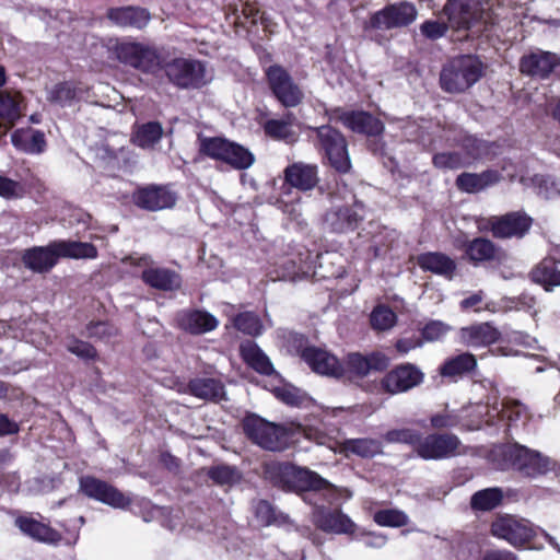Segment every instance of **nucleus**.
I'll use <instances>...</instances> for the list:
<instances>
[{"label":"nucleus","instance_id":"f257e3e1","mask_svg":"<svg viewBox=\"0 0 560 560\" xmlns=\"http://www.w3.org/2000/svg\"><path fill=\"white\" fill-rule=\"evenodd\" d=\"M60 257L73 259H93L97 257V248L85 242L55 241L47 246H35L24 252L23 262L34 272H47Z\"/></svg>","mask_w":560,"mask_h":560},{"label":"nucleus","instance_id":"f03ea898","mask_svg":"<svg viewBox=\"0 0 560 560\" xmlns=\"http://www.w3.org/2000/svg\"><path fill=\"white\" fill-rule=\"evenodd\" d=\"M482 73V65L477 57L466 55L450 60L440 75L441 86L448 93H460L474 85Z\"/></svg>","mask_w":560,"mask_h":560},{"label":"nucleus","instance_id":"7ed1b4c3","mask_svg":"<svg viewBox=\"0 0 560 560\" xmlns=\"http://www.w3.org/2000/svg\"><path fill=\"white\" fill-rule=\"evenodd\" d=\"M511 467L521 475L529 478L546 475L550 471L560 474V464L542 453L524 445L515 444L505 452Z\"/></svg>","mask_w":560,"mask_h":560},{"label":"nucleus","instance_id":"20e7f679","mask_svg":"<svg viewBox=\"0 0 560 560\" xmlns=\"http://www.w3.org/2000/svg\"><path fill=\"white\" fill-rule=\"evenodd\" d=\"M243 429L248 439L267 451H282L289 444L290 433L285 427L258 416H247L243 421Z\"/></svg>","mask_w":560,"mask_h":560},{"label":"nucleus","instance_id":"39448f33","mask_svg":"<svg viewBox=\"0 0 560 560\" xmlns=\"http://www.w3.org/2000/svg\"><path fill=\"white\" fill-rule=\"evenodd\" d=\"M451 28L469 30L478 22L488 23L490 5L487 0H447L443 8Z\"/></svg>","mask_w":560,"mask_h":560},{"label":"nucleus","instance_id":"423d86ee","mask_svg":"<svg viewBox=\"0 0 560 560\" xmlns=\"http://www.w3.org/2000/svg\"><path fill=\"white\" fill-rule=\"evenodd\" d=\"M132 266L142 267L141 279L145 284L161 291H176L182 287V277L175 270L152 267L153 259L150 255L132 254L124 259Z\"/></svg>","mask_w":560,"mask_h":560},{"label":"nucleus","instance_id":"0eeeda50","mask_svg":"<svg viewBox=\"0 0 560 560\" xmlns=\"http://www.w3.org/2000/svg\"><path fill=\"white\" fill-rule=\"evenodd\" d=\"M117 59L143 72H153L160 66V55L153 46L137 43L121 42L115 46Z\"/></svg>","mask_w":560,"mask_h":560},{"label":"nucleus","instance_id":"6e6552de","mask_svg":"<svg viewBox=\"0 0 560 560\" xmlns=\"http://www.w3.org/2000/svg\"><path fill=\"white\" fill-rule=\"evenodd\" d=\"M460 441L455 434L432 433L422 438L416 445V454L425 460H441L460 453Z\"/></svg>","mask_w":560,"mask_h":560},{"label":"nucleus","instance_id":"1a4fd4ad","mask_svg":"<svg viewBox=\"0 0 560 560\" xmlns=\"http://www.w3.org/2000/svg\"><path fill=\"white\" fill-rule=\"evenodd\" d=\"M165 73L172 83L184 89H198L209 81L205 65L198 60L175 59L166 65Z\"/></svg>","mask_w":560,"mask_h":560},{"label":"nucleus","instance_id":"9d476101","mask_svg":"<svg viewBox=\"0 0 560 560\" xmlns=\"http://www.w3.org/2000/svg\"><path fill=\"white\" fill-rule=\"evenodd\" d=\"M416 7L410 2H399L375 12L365 24V30H392L405 27L417 19Z\"/></svg>","mask_w":560,"mask_h":560},{"label":"nucleus","instance_id":"9b49d317","mask_svg":"<svg viewBox=\"0 0 560 560\" xmlns=\"http://www.w3.org/2000/svg\"><path fill=\"white\" fill-rule=\"evenodd\" d=\"M317 138L325 150L329 165L339 173H347L351 168L345 137L330 126L317 127Z\"/></svg>","mask_w":560,"mask_h":560},{"label":"nucleus","instance_id":"f8f14e48","mask_svg":"<svg viewBox=\"0 0 560 560\" xmlns=\"http://www.w3.org/2000/svg\"><path fill=\"white\" fill-rule=\"evenodd\" d=\"M266 77L270 90L283 106L294 107L301 103L303 92L284 68L278 65L270 66L266 70Z\"/></svg>","mask_w":560,"mask_h":560},{"label":"nucleus","instance_id":"ddd939ff","mask_svg":"<svg viewBox=\"0 0 560 560\" xmlns=\"http://www.w3.org/2000/svg\"><path fill=\"white\" fill-rule=\"evenodd\" d=\"M80 490L89 498L114 509H126L131 500L117 488L92 476L80 478Z\"/></svg>","mask_w":560,"mask_h":560},{"label":"nucleus","instance_id":"4468645a","mask_svg":"<svg viewBox=\"0 0 560 560\" xmlns=\"http://www.w3.org/2000/svg\"><path fill=\"white\" fill-rule=\"evenodd\" d=\"M80 490L89 498L114 509H126L131 500L117 488L92 476L80 478Z\"/></svg>","mask_w":560,"mask_h":560},{"label":"nucleus","instance_id":"2eb2a0df","mask_svg":"<svg viewBox=\"0 0 560 560\" xmlns=\"http://www.w3.org/2000/svg\"><path fill=\"white\" fill-rule=\"evenodd\" d=\"M533 220L521 211L510 212L501 217H492L488 221L492 235L497 238H522L532 226Z\"/></svg>","mask_w":560,"mask_h":560},{"label":"nucleus","instance_id":"dca6fc26","mask_svg":"<svg viewBox=\"0 0 560 560\" xmlns=\"http://www.w3.org/2000/svg\"><path fill=\"white\" fill-rule=\"evenodd\" d=\"M491 533L513 547L525 545L534 536V530L527 521L517 520L511 515L498 517L491 525Z\"/></svg>","mask_w":560,"mask_h":560},{"label":"nucleus","instance_id":"f3484780","mask_svg":"<svg viewBox=\"0 0 560 560\" xmlns=\"http://www.w3.org/2000/svg\"><path fill=\"white\" fill-rule=\"evenodd\" d=\"M423 374L412 364H401L388 372L381 381V387L390 395L407 392L422 382Z\"/></svg>","mask_w":560,"mask_h":560},{"label":"nucleus","instance_id":"a211bd4d","mask_svg":"<svg viewBox=\"0 0 560 560\" xmlns=\"http://www.w3.org/2000/svg\"><path fill=\"white\" fill-rule=\"evenodd\" d=\"M335 118L351 131L365 135L368 137L380 136L385 129L383 121L364 110H338Z\"/></svg>","mask_w":560,"mask_h":560},{"label":"nucleus","instance_id":"6ab92c4d","mask_svg":"<svg viewBox=\"0 0 560 560\" xmlns=\"http://www.w3.org/2000/svg\"><path fill=\"white\" fill-rule=\"evenodd\" d=\"M280 474L288 490L299 493L305 502L313 504L315 479L310 470L288 465L280 469Z\"/></svg>","mask_w":560,"mask_h":560},{"label":"nucleus","instance_id":"aec40b11","mask_svg":"<svg viewBox=\"0 0 560 560\" xmlns=\"http://www.w3.org/2000/svg\"><path fill=\"white\" fill-rule=\"evenodd\" d=\"M559 60L553 52L536 49L521 58L520 69L524 74L545 79L553 71Z\"/></svg>","mask_w":560,"mask_h":560},{"label":"nucleus","instance_id":"412c9836","mask_svg":"<svg viewBox=\"0 0 560 560\" xmlns=\"http://www.w3.org/2000/svg\"><path fill=\"white\" fill-rule=\"evenodd\" d=\"M487 423L493 424V418L499 417L506 422L509 428L525 425L532 418L527 407L518 400L508 399L500 405H494L488 411Z\"/></svg>","mask_w":560,"mask_h":560},{"label":"nucleus","instance_id":"4be33fe9","mask_svg":"<svg viewBox=\"0 0 560 560\" xmlns=\"http://www.w3.org/2000/svg\"><path fill=\"white\" fill-rule=\"evenodd\" d=\"M500 331L490 323H478L462 327L458 331L459 342L472 348L487 347L497 342Z\"/></svg>","mask_w":560,"mask_h":560},{"label":"nucleus","instance_id":"5701e85b","mask_svg":"<svg viewBox=\"0 0 560 560\" xmlns=\"http://www.w3.org/2000/svg\"><path fill=\"white\" fill-rule=\"evenodd\" d=\"M363 219V205L354 202L352 207L338 208L329 211L324 220L335 232H347L354 230Z\"/></svg>","mask_w":560,"mask_h":560},{"label":"nucleus","instance_id":"b1692460","mask_svg":"<svg viewBox=\"0 0 560 560\" xmlns=\"http://www.w3.org/2000/svg\"><path fill=\"white\" fill-rule=\"evenodd\" d=\"M388 365L389 359L382 352H372L369 355L354 352L347 359V371L358 377H364L372 371H383Z\"/></svg>","mask_w":560,"mask_h":560},{"label":"nucleus","instance_id":"393cba45","mask_svg":"<svg viewBox=\"0 0 560 560\" xmlns=\"http://www.w3.org/2000/svg\"><path fill=\"white\" fill-rule=\"evenodd\" d=\"M176 198L173 192L164 187L151 186L138 191L136 203L150 211H159L171 208L175 205Z\"/></svg>","mask_w":560,"mask_h":560},{"label":"nucleus","instance_id":"a878e982","mask_svg":"<svg viewBox=\"0 0 560 560\" xmlns=\"http://www.w3.org/2000/svg\"><path fill=\"white\" fill-rule=\"evenodd\" d=\"M107 18L120 27H145L151 19L150 13L138 7L113 8L107 11Z\"/></svg>","mask_w":560,"mask_h":560},{"label":"nucleus","instance_id":"bb28decb","mask_svg":"<svg viewBox=\"0 0 560 560\" xmlns=\"http://www.w3.org/2000/svg\"><path fill=\"white\" fill-rule=\"evenodd\" d=\"M22 95L16 91H0V125L13 127L23 115Z\"/></svg>","mask_w":560,"mask_h":560},{"label":"nucleus","instance_id":"cd10ccee","mask_svg":"<svg viewBox=\"0 0 560 560\" xmlns=\"http://www.w3.org/2000/svg\"><path fill=\"white\" fill-rule=\"evenodd\" d=\"M185 392L199 399L215 402L224 399L225 397V389L222 382L210 377H198L191 380Z\"/></svg>","mask_w":560,"mask_h":560},{"label":"nucleus","instance_id":"c85d7f7f","mask_svg":"<svg viewBox=\"0 0 560 560\" xmlns=\"http://www.w3.org/2000/svg\"><path fill=\"white\" fill-rule=\"evenodd\" d=\"M501 179L502 175L498 171L487 170L480 174L462 173L456 178V185L462 191L474 194L499 183Z\"/></svg>","mask_w":560,"mask_h":560},{"label":"nucleus","instance_id":"c756f323","mask_svg":"<svg viewBox=\"0 0 560 560\" xmlns=\"http://www.w3.org/2000/svg\"><path fill=\"white\" fill-rule=\"evenodd\" d=\"M15 524L25 535L38 541L57 545L61 540V535L57 530L34 518L18 517Z\"/></svg>","mask_w":560,"mask_h":560},{"label":"nucleus","instance_id":"7c9ffc66","mask_svg":"<svg viewBox=\"0 0 560 560\" xmlns=\"http://www.w3.org/2000/svg\"><path fill=\"white\" fill-rule=\"evenodd\" d=\"M419 267L425 271L452 279L456 269L455 261L442 253H425L417 258Z\"/></svg>","mask_w":560,"mask_h":560},{"label":"nucleus","instance_id":"2f4dec72","mask_svg":"<svg viewBox=\"0 0 560 560\" xmlns=\"http://www.w3.org/2000/svg\"><path fill=\"white\" fill-rule=\"evenodd\" d=\"M284 180L300 190H311L315 186V167L302 162L293 163L284 170Z\"/></svg>","mask_w":560,"mask_h":560},{"label":"nucleus","instance_id":"473e14b6","mask_svg":"<svg viewBox=\"0 0 560 560\" xmlns=\"http://www.w3.org/2000/svg\"><path fill=\"white\" fill-rule=\"evenodd\" d=\"M179 324L185 330L200 335L217 328L218 320L213 315L207 312L190 311L180 315Z\"/></svg>","mask_w":560,"mask_h":560},{"label":"nucleus","instance_id":"72a5a7b5","mask_svg":"<svg viewBox=\"0 0 560 560\" xmlns=\"http://www.w3.org/2000/svg\"><path fill=\"white\" fill-rule=\"evenodd\" d=\"M243 360L256 372L264 375L275 373L272 363L266 353L253 341H246L240 348Z\"/></svg>","mask_w":560,"mask_h":560},{"label":"nucleus","instance_id":"f704fd0d","mask_svg":"<svg viewBox=\"0 0 560 560\" xmlns=\"http://www.w3.org/2000/svg\"><path fill=\"white\" fill-rule=\"evenodd\" d=\"M476 368V357L469 352H463L445 360L439 371L444 377L456 378L474 371Z\"/></svg>","mask_w":560,"mask_h":560},{"label":"nucleus","instance_id":"c9c22d12","mask_svg":"<svg viewBox=\"0 0 560 560\" xmlns=\"http://www.w3.org/2000/svg\"><path fill=\"white\" fill-rule=\"evenodd\" d=\"M13 145L26 153H42L46 147L45 136L39 130L18 129L11 135Z\"/></svg>","mask_w":560,"mask_h":560},{"label":"nucleus","instance_id":"e433bc0d","mask_svg":"<svg viewBox=\"0 0 560 560\" xmlns=\"http://www.w3.org/2000/svg\"><path fill=\"white\" fill-rule=\"evenodd\" d=\"M532 280L551 291L555 287L560 285V270L555 260L550 258L544 259L530 272Z\"/></svg>","mask_w":560,"mask_h":560},{"label":"nucleus","instance_id":"4c0bfd02","mask_svg":"<svg viewBox=\"0 0 560 560\" xmlns=\"http://www.w3.org/2000/svg\"><path fill=\"white\" fill-rule=\"evenodd\" d=\"M317 526L334 534H352L355 529V524L340 511L322 513Z\"/></svg>","mask_w":560,"mask_h":560},{"label":"nucleus","instance_id":"58836bf2","mask_svg":"<svg viewBox=\"0 0 560 560\" xmlns=\"http://www.w3.org/2000/svg\"><path fill=\"white\" fill-rule=\"evenodd\" d=\"M383 445L376 439H349L341 445L346 456L357 455L363 458L374 457L382 453Z\"/></svg>","mask_w":560,"mask_h":560},{"label":"nucleus","instance_id":"ea45409f","mask_svg":"<svg viewBox=\"0 0 560 560\" xmlns=\"http://www.w3.org/2000/svg\"><path fill=\"white\" fill-rule=\"evenodd\" d=\"M288 351L301 357L310 369L315 372V348L308 345V340L304 335L298 332H289L285 337Z\"/></svg>","mask_w":560,"mask_h":560},{"label":"nucleus","instance_id":"a19ab883","mask_svg":"<svg viewBox=\"0 0 560 560\" xmlns=\"http://www.w3.org/2000/svg\"><path fill=\"white\" fill-rule=\"evenodd\" d=\"M503 500L500 488H487L475 492L470 499V506L475 511H491L499 506Z\"/></svg>","mask_w":560,"mask_h":560},{"label":"nucleus","instance_id":"79ce46f5","mask_svg":"<svg viewBox=\"0 0 560 560\" xmlns=\"http://www.w3.org/2000/svg\"><path fill=\"white\" fill-rule=\"evenodd\" d=\"M163 135V128L159 122L151 121L139 126L133 136L132 141L136 145L150 149L160 141Z\"/></svg>","mask_w":560,"mask_h":560},{"label":"nucleus","instance_id":"37998d69","mask_svg":"<svg viewBox=\"0 0 560 560\" xmlns=\"http://www.w3.org/2000/svg\"><path fill=\"white\" fill-rule=\"evenodd\" d=\"M228 152L229 153H225L222 162L229 164L235 170H247L255 162L254 154L248 149L236 142L231 141Z\"/></svg>","mask_w":560,"mask_h":560},{"label":"nucleus","instance_id":"c03bdc74","mask_svg":"<svg viewBox=\"0 0 560 560\" xmlns=\"http://www.w3.org/2000/svg\"><path fill=\"white\" fill-rule=\"evenodd\" d=\"M466 254L471 261H488L495 258L497 247L490 240L477 237L468 243Z\"/></svg>","mask_w":560,"mask_h":560},{"label":"nucleus","instance_id":"a18cd8bd","mask_svg":"<svg viewBox=\"0 0 560 560\" xmlns=\"http://www.w3.org/2000/svg\"><path fill=\"white\" fill-rule=\"evenodd\" d=\"M231 141L220 137H199V151L210 159L223 161L225 153H229Z\"/></svg>","mask_w":560,"mask_h":560},{"label":"nucleus","instance_id":"49530a36","mask_svg":"<svg viewBox=\"0 0 560 560\" xmlns=\"http://www.w3.org/2000/svg\"><path fill=\"white\" fill-rule=\"evenodd\" d=\"M208 477L219 486L231 487L240 482L242 475L236 467L220 464L208 469Z\"/></svg>","mask_w":560,"mask_h":560},{"label":"nucleus","instance_id":"de8ad7c7","mask_svg":"<svg viewBox=\"0 0 560 560\" xmlns=\"http://www.w3.org/2000/svg\"><path fill=\"white\" fill-rule=\"evenodd\" d=\"M343 368L336 355L325 349L317 348V374L339 377Z\"/></svg>","mask_w":560,"mask_h":560},{"label":"nucleus","instance_id":"09e8293b","mask_svg":"<svg viewBox=\"0 0 560 560\" xmlns=\"http://www.w3.org/2000/svg\"><path fill=\"white\" fill-rule=\"evenodd\" d=\"M80 90L77 89L72 83L70 82H62L56 84L49 92H48V101L51 103H56L61 106H66L71 104L72 101L80 97Z\"/></svg>","mask_w":560,"mask_h":560},{"label":"nucleus","instance_id":"8fccbe9b","mask_svg":"<svg viewBox=\"0 0 560 560\" xmlns=\"http://www.w3.org/2000/svg\"><path fill=\"white\" fill-rule=\"evenodd\" d=\"M433 164L436 168L443 171L458 170L469 165V156H465L464 153L458 151L442 152L433 156Z\"/></svg>","mask_w":560,"mask_h":560},{"label":"nucleus","instance_id":"3c124183","mask_svg":"<svg viewBox=\"0 0 560 560\" xmlns=\"http://www.w3.org/2000/svg\"><path fill=\"white\" fill-rule=\"evenodd\" d=\"M277 398L287 405L291 406H306L312 402V398L301 389L293 386H282L275 389Z\"/></svg>","mask_w":560,"mask_h":560},{"label":"nucleus","instance_id":"603ef678","mask_svg":"<svg viewBox=\"0 0 560 560\" xmlns=\"http://www.w3.org/2000/svg\"><path fill=\"white\" fill-rule=\"evenodd\" d=\"M233 323L237 330L249 336H258L262 331V324L259 317L252 312L238 314L234 317Z\"/></svg>","mask_w":560,"mask_h":560},{"label":"nucleus","instance_id":"864d4df0","mask_svg":"<svg viewBox=\"0 0 560 560\" xmlns=\"http://www.w3.org/2000/svg\"><path fill=\"white\" fill-rule=\"evenodd\" d=\"M373 518L377 525L387 527H401L408 523V516L402 511L395 509L377 511Z\"/></svg>","mask_w":560,"mask_h":560},{"label":"nucleus","instance_id":"5fc2aeb1","mask_svg":"<svg viewBox=\"0 0 560 560\" xmlns=\"http://www.w3.org/2000/svg\"><path fill=\"white\" fill-rule=\"evenodd\" d=\"M292 115L288 114L285 119H270L266 121L264 129L265 132L278 140H287L291 137L290 125H291Z\"/></svg>","mask_w":560,"mask_h":560},{"label":"nucleus","instance_id":"6e6d98bb","mask_svg":"<svg viewBox=\"0 0 560 560\" xmlns=\"http://www.w3.org/2000/svg\"><path fill=\"white\" fill-rule=\"evenodd\" d=\"M396 319V314L386 306H378L371 314V325L380 331L394 327Z\"/></svg>","mask_w":560,"mask_h":560},{"label":"nucleus","instance_id":"4d7b16f0","mask_svg":"<svg viewBox=\"0 0 560 560\" xmlns=\"http://www.w3.org/2000/svg\"><path fill=\"white\" fill-rule=\"evenodd\" d=\"M420 433L413 429L402 428L394 429L385 433L384 440L388 443H404L411 445L416 452V445L419 442Z\"/></svg>","mask_w":560,"mask_h":560},{"label":"nucleus","instance_id":"13d9d810","mask_svg":"<svg viewBox=\"0 0 560 560\" xmlns=\"http://www.w3.org/2000/svg\"><path fill=\"white\" fill-rule=\"evenodd\" d=\"M452 327L442 320H430L421 330L422 339L429 342L440 341L444 338Z\"/></svg>","mask_w":560,"mask_h":560},{"label":"nucleus","instance_id":"bf43d9fd","mask_svg":"<svg viewBox=\"0 0 560 560\" xmlns=\"http://www.w3.org/2000/svg\"><path fill=\"white\" fill-rule=\"evenodd\" d=\"M533 186L537 194L546 199H550L560 194L559 185L549 176L535 175L530 178Z\"/></svg>","mask_w":560,"mask_h":560},{"label":"nucleus","instance_id":"052dcab7","mask_svg":"<svg viewBox=\"0 0 560 560\" xmlns=\"http://www.w3.org/2000/svg\"><path fill=\"white\" fill-rule=\"evenodd\" d=\"M462 148L465 151L464 155L469 156V164L472 161L480 159L488 152V145L482 141L472 136H467L464 138Z\"/></svg>","mask_w":560,"mask_h":560},{"label":"nucleus","instance_id":"680f3d73","mask_svg":"<svg viewBox=\"0 0 560 560\" xmlns=\"http://www.w3.org/2000/svg\"><path fill=\"white\" fill-rule=\"evenodd\" d=\"M316 483H317V492L326 491L328 494V500L331 503H336L339 500H347L351 497V492L348 489L337 488L318 475H317Z\"/></svg>","mask_w":560,"mask_h":560},{"label":"nucleus","instance_id":"e2e57ef3","mask_svg":"<svg viewBox=\"0 0 560 560\" xmlns=\"http://www.w3.org/2000/svg\"><path fill=\"white\" fill-rule=\"evenodd\" d=\"M66 347L69 352L83 360H93L96 357V350L92 345L77 338H70Z\"/></svg>","mask_w":560,"mask_h":560},{"label":"nucleus","instance_id":"0e129e2a","mask_svg":"<svg viewBox=\"0 0 560 560\" xmlns=\"http://www.w3.org/2000/svg\"><path fill=\"white\" fill-rule=\"evenodd\" d=\"M24 195V187L20 182L0 175V197L4 199H18Z\"/></svg>","mask_w":560,"mask_h":560},{"label":"nucleus","instance_id":"69168bd1","mask_svg":"<svg viewBox=\"0 0 560 560\" xmlns=\"http://www.w3.org/2000/svg\"><path fill=\"white\" fill-rule=\"evenodd\" d=\"M255 515L260 524L271 525L277 522L273 506L265 500H260L255 505Z\"/></svg>","mask_w":560,"mask_h":560},{"label":"nucleus","instance_id":"338daca9","mask_svg":"<svg viewBox=\"0 0 560 560\" xmlns=\"http://www.w3.org/2000/svg\"><path fill=\"white\" fill-rule=\"evenodd\" d=\"M450 27L448 24H445L442 21H425L421 24L420 31L423 36H425L429 39H438L444 36L447 28Z\"/></svg>","mask_w":560,"mask_h":560},{"label":"nucleus","instance_id":"774afa93","mask_svg":"<svg viewBox=\"0 0 560 560\" xmlns=\"http://www.w3.org/2000/svg\"><path fill=\"white\" fill-rule=\"evenodd\" d=\"M430 421L434 429H447L456 427L459 422V417L454 411L444 410L441 413L433 415Z\"/></svg>","mask_w":560,"mask_h":560}]
</instances>
